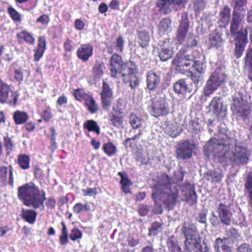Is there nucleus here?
<instances>
[{
    "instance_id": "1",
    "label": "nucleus",
    "mask_w": 252,
    "mask_h": 252,
    "mask_svg": "<svg viewBox=\"0 0 252 252\" xmlns=\"http://www.w3.org/2000/svg\"><path fill=\"white\" fill-rule=\"evenodd\" d=\"M232 2L234 3V7L232 11L229 32L230 35L234 38L235 48L233 55L238 59L243 55L248 43L247 28H241L239 30L245 15V9L240 8L247 3V0H232Z\"/></svg>"
},
{
    "instance_id": "2",
    "label": "nucleus",
    "mask_w": 252,
    "mask_h": 252,
    "mask_svg": "<svg viewBox=\"0 0 252 252\" xmlns=\"http://www.w3.org/2000/svg\"><path fill=\"white\" fill-rule=\"evenodd\" d=\"M109 69L112 78H118L121 74L123 83L129 84L131 89L134 90L139 85L138 66L132 61L123 62L122 56L114 53L110 59Z\"/></svg>"
},
{
    "instance_id": "3",
    "label": "nucleus",
    "mask_w": 252,
    "mask_h": 252,
    "mask_svg": "<svg viewBox=\"0 0 252 252\" xmlns=\"http://www.w3.org/2000/svg\"><path fill=\"white\" fill-rule=\"evenodd\" d=\"M17 196L23 204L34 209H44V202L46 199V192L31 182L19 187Z\"/></svg>"
},
{
    "instance_id": "4",
    "label": "nucleus",
    "mask_w": 252,
    "mask_h": 252,
    "mask_svg": "<svg viewBox=\"0 0 252 252\" xmlns=\"http://www.w3.org/2000/svg\"><path fill=\"white\" fill-rule=\"evenodd\" d=\"M250 156L251 152L247 147L235 144L234 149L231 152L226 150L220 160L221 162H231L241 165L247 164Z\"/></svg>"
},
{
    "instance_id": "5",
    "label": "nucleus",
    "mask_w": 252,
    "mask_h": 252,
    "mask_svg": "<svg viewBox=\"0 0 252 252\" xmlns=\"http://www.w3.org/2000/svg\"><path fill=\"white\" fill-rule=\"evenodd\" d=\"M156 190H153L152 193V198L154 201L155 205L156 208V212L161 214L163 212V209L161 203L158 202L160 200L166 206L169 210L173 209L176 204L177 200V194L175 192H165L164 193L159 192V186H156L155 187Z\"/></svg>"
},
{
    "instance_id": "6",
    "label": "nucleus",
    "mask_w": 252,
    "mask_h": 252,
    "mask_svg": "<svg viewBox=\"0 0 252 252\" xmlns=\"http://www.w3.org/2000/svg\"><path fill=\"white\" fill-rule=\"evenodd\" d=\"M226 75L221 72H214L207 81L203 89V94L205 97L210 96L222 84L226 82Z\"/></svg>"
},
{
    "instance_id": "7",
    "label": "nucleus",
    "mask_w": 252,
    "mask_h": 252,
    "mask_svg": "<svg viewBox=\"0 0 252 252\" xmlns=\"http://www.w3.org/2000/svg\"><path fill=\"white\" fill-rule=\"evenodd\" d=\"M232 114L241 118L244 121L249 117L251 113V106L242 97H235L231 106Z\"/></svg>"
},
{
    "instance_id": "8",
    "label": "nucleus",
    "mask_w": 252,
    "mask_h": 252,
    "mask_svg": "<svg viewBox=\"0 0 252 252\" xmlns=\"http://www.w3.org/2000/svg\"><path fill=\"white\" fill-rule=\"evenodd\" d=\"M19 97L17 92L13 91L10 86L3 81L0 82V102L10 105H16Z\"/></svg>"
},
{
    "instance_id": "9",
    "label": "nucleus",
    "mask_w": 252,
    "mask_h": 252,
    "mask_svg": "<svg viewBox=\"0 0 252 252\" xmlns=\"http://www.w3.org/2000/svg\"><path fill=\"white\" fill-rule=\"evenodd\" d=\"M187 2L188 0H158L156 5L159 11L166 15L171 13L172 8L177 11L185 8Z\"/></svg>"
},
{
    "instance_id": "10",
    "label": "nucleus",
    "mask_w": 252,
    "mask_h": 252,
    "mask_svg": "<svg viewBox=\"0 0 252 252\" xmlns=\"http://www.w3.org/2000/svg\"><path fill=\"white\" fill-rule=\"evenodd\" d=\"M157 185L160 186L159 192L163 193L166 192H169L170 193V192H175L177 194V198L178 197L180 187L178 185L173 186L172 185V178L167 174L164 173L161 175V180L155 184L152 187L153 190H157L155 187Z\"/></svg>"
},
{
    "instance_id": "11",
    "label": "nucleus",
    "mask_w": 252,
    "mask_h": 252,
    "mask_svg": "<svg viewBox=\"0 0 252 252\" xmlns=\"http://www.w3.org/2000/svg\"><path fill=\"white\" fill-rule=\"evenodd\" d=\"M209 107L218 120L221 121L226 117L227 109L223 104L221 96L214 97L209 103Z\"/></svg>"
},
{
    "instance_id": "12",
    "label": "nucleus",
    "mask_w": 252,
    "mask_h": 252,
    "mask_svg": "<svg viewBox=\"0 0 252 252\" xmlns=\"http://www.w3.org/2000/svg\"><path fill=\"white\" fill-rule=\"evenodd\" d=\"M189 22L187 14H182L179 27L176 32V40L180 44L183 43L189 32Z\"/></svg>"
},
{
    "instance_id": "13",
    "label": "nucleus",
    "mask_w": 252,
    "mask_h": 252,
    "mask_svg": "<svg viewBox=\"0 0 252 252\" xmlns=\"http://www.w3.org/2000/svg\"><path fill=\"white\" fill-rule=\"evenodd\" d=\"M101 106L104 109H109L113 99V93L108 83L103 81L100 93Z\"/></svg>"
},
{
    "instance_id": "14",
    "label": "nucleus",
    "mask_w": 252,
    "mask_h": 252,
    "mask_svg": "<svg viewBox=\"0 0 252 252\" xmlns=\"http://www.w3.org/2000/svg\"><path fill=\"white\" fill-rule=\"evenodd\" d=\"M217 211L221 222L225 225H230L232 218L230 205L220 203L218 206Z\"/></svg>"
},
{
    "instance_id": "15",
    "label": "nucleus",
    "mask_w": 252,
    "mask_h": 252,
    "mask_svg": "<svg viewBox=\"0 0 252 252\" xmlns=\"http://www.w3.org/2000/svg\"><path fill=\"white\" fill-rule=\"evenodd\" d=\"M169 113V107L164 100H157L152 103L151 113L153 116L156 118L165 116Z\"/></svg>"
},
{
    "instance_id": "16",
    "label": "nucleus",
    "mask_w": 252,
    "mask_h": 252,
    "mask_svg": "<svg viewBox=\"0 0 252 252\" xmlns=\"http://www.w3.org/2000/svg\"><path fill=\"white\" fill-rule=\"evenodd\" d=\"M161 76L159 74L149 71L146 74L147 88L150 91H156L159 88L161 83Z\"/></svg>"
},
{
    "instance_id": "17",
    "label": "nucleus",
    "mask_w": 252,
    "mask_h": 252,
    "mask_svg": "<svg viewBox=\"0 0 252 252\" xmlns=\"http://www.w3.org/2000/svg\"><path fill=\"white\" fill-rule=\"evenodd\" d=\"M192 151L189 141L186 140L179 144L176 151V157L182 159L190 158L192 156Z\"/></svg>"
},
{
    "instance_id": "18",
    "label": "nucleus",
    "mask_w": 252,
    "mask_h": 252,
    "mask_svg": "<svg viewBox=\"0 0 252 252\" xmlns=\"http://www.w3.org/2000/svg\"><path fill=\"white\" fill-rule=\"evenodd\" d=\"M222 33L215 29L209 35L208 42L209 49H218L223 44Z\"/></svg>"
},
{
    "instance_id": "19",
    "label": "nucleus",
    "mask_w": 252,
    "mask_h": 252,
    "mask_svg": "<svg viewBox=\"0 0 252 252\" xmlns=\"http://www.w3.org/2000/svg\"><path fill=\"white\" fill-rule=\"evenodd\" d=\"M94 47L89 43L81 45L76 51L78 59L83 62H87L93 55Z\"/></svg>"
},
{
    "instance_id": "20",
    "label": "nucleus",
    "mask_w": 252,
    "mask_h": 252,
    "mask_svg": "<svg viewBox=\"0 0 252 252\" xmlns=\"http://www.w3.org/2000/svg\"><path fill=\"white\" fill-rule=\"evenodd\" d=\"M7 175H8V184L13 187L14 185L13 168L12 165L8 166H1L0 167V183L6 184Z\"/></svg>"
},
{
    "instance_id": "21",
    "label": "nucleus",
    "mask_w": 252,
    "mask_h": 252,
    "mask_svg": "<svg viewBox=\"0 0 252 252\" xmlns=\"http://www.w3.org/2000/svg\"><path fill=\"white\" fill-rule=\"evenodd\" d=\"M110 124L117 128L123 126L124 123V112L120 110L114 109L109 114Z\"/></svg>"
},
{
    "instance_id": "22",
    "label": "nucleus",
    "mask_w": 252,
    "mask_h": 252,
    "mask_svg": "<svg viewBox=\"0 0 252 252\" xmlns=\"http://www.w3.org/2000/svg\"><path fill=\"white\" fill-rule=\"evenodd\" d=\"M173 90L177 94H186L191 93L193 90L192 84H187L185 79H180L173 85Z\"/></svg>"
},
{
    "instance_id": "23",
    "label": "nucleus",
    "mask_w": 252,
    "mask_h": 252,
    "mask_svg": "<svg viewBox=\"0 0 252 252\" xmlns=\"http://www.w3.org/2000/svg\"><path fill=\"white\" fill-rule=\"evenodd\" d=\"M174 52L169 43V40L165 41L163 44L160 47L158 56L162 62H165L173 57Z\"/></svg>"
},
{
    "instance_id": "24",
    "label": "nucleus",
    "mask_w": 252,
    "mask_h": 252,
    "mask_svg": "<svg viewBox=\"0 0 252 252\" xmlns=\"http://www.w3.org/2000/svg\"><path fill=\"white\" fill-rule=\"evenodd\" d=\"M46 49V38L43 36H40L38 38V43L36 48L33 50L34 61L38 62L42 57Z\"/></svg>"
},
{
    "instance_id": "25",
    "label": "nucleus",
    "mask_w": 252,
    "mask_h": 252,
    "mask_svg": "<svg viewBox=\"0 0 252 252\" xmlns=\"http://www.w3.org/2000/svg\"><path fill=\"white\" fill-rule=\"evenodd\" d=\"M231 16V9L228 5H225L219 12V18L218 21L219 27L225 28L228 24Z\"/></svg>"
},
{
    "instance_id": "26",
    "label": "nucleus",
    "mask_w": 252,
    "mask_h": 252,
    "mask_svg": "<svg viewBox=\"0 0 252 252\" xmlns=\"http://www.w3.org/2000/svg\"><path fill=\"white\" fill-rule=\"evenodd\" d=\"M181 233L184 235L185 239L197 237V228L191 223L184 221L181 228Z\"/></svg>"
},
{
    "instance_id": "27",
    "label": "nucleus",
    "mask_w": 252,
    "mask_h": 252,
    "mask_svg": "<svg viewBox=\"0 0 252 252\" xmlns=\"http://www.w3.org/2000/svg\"><path fill=\"white\" fill-rule=\"evenodd\" d=\"M184 244L186 252H194L202 247L199 237L185 239Z\"/></svg>"
},
{
    "instance_id": "28",
    "label": "nucleus",
    "mask_w": 252,
    "mask_h": 252,
    "mask_svg": "<svg viewBox=\"0 0 252 252\" xmlns=\"http://www.w3.org/2000/svg\"><path fill=\"white\" fill-rule=\"evenodd\" d=\"M16 36L19 43L24 42L30 45H33L35 43V38L32 34L26 30L17 32Z\"/></svg>"
},
{
    "instance_id": "29",
    "label": "nucleus",
    "mask_w": 252,
    "mask_h": 252,
    "mask_svg": "<svg viewBox=\"0 0 252 252\" xmlns=\"http://www.w3.org/2000/svg\"><path fill=\"white\" fill-rule=\"evenodd\" d=\"M118 175L120 176V183L121 185V189L126 194L131 193L130 186L132 182L128 177V175L125 172H119Z\"/></svg>"
},
{
    "instance_id": "30",
    "label": "nucleus",
    "mask_w": 252,
    "mask_h": 252,
    "mask_svg": "<svg viewBox=\"0 0 252 252\" xmlns=\"http://www.w3.org/2000/svg\"><path fill=\"white\" fill-rule=\"evenodd\" d=\"M83 128L87 130L88 132H93L97 136L100 134V128L97 123L93 119L88 120L83 124Z\"/></svg>"
},
{
    "instance_id": "31",
    "label": "nucleus",
    "mask_w": 252,
    "mask_h": 252,
    "mask_svg": "<svg viewBox=\"0 0 252 252\" xmlns=\"http://www.w3.org/2000/svg\"><path fill=\"white\" fill-rule=\"evenodd\" d=\"M217 139L211 138L203 147V152L205 156L209 157L212 154H216L218 151L216 148L218 147L217 144Z\"/></svg>"
},
{
    "instance_id": "32",
    "label": "nucleus",
    "mask_w": 252,
    "mask_h": 252,
    "mask_svg": "<svg viewBox=\"0 0 252 252\" xmlns=\"http://www.w3.org/2000/svg\"><path fill=\"white\" fill-rule=\"evenodd\" d=\"M37 213L35 211L32 209H22L21 217L26 221L30 224H33L36 219Z\"/></svg>"
},
{
    "instance_id": "33",
    "label": "nucleus",
    "mask_w": 252,
    "mask_h": 252,
    "mask_svg": "<svg viewBox=\"0 0 252 252\" xmlns=\"http://www.w3.org/2000/svg\"><path fill=\"white\" fill-rule=\"evenodd\" d=\"M236 140L228 137L226 135H224L223 137L220 139H217V144L218 147H222L223 149L230 150L232 148L233 145L236 144Z\"/></svg>"
},
{
    "instance_id": "34",
    "label": "nucleus",
    "mask_w": 252,
    "mask_h": 252,
    "mask_svg": "<svg viewBox=\"0 0 252 252\" xmlns=\"http://www.w3.org/2000/svg\"><path fill=\"white\" fill-rule=\"evenodd\" d=\"M84 106L87 108V110L92 114L97 113L99 109L98 104L92 94L84 101Z\"/></svg>"
},
{
    "instance_id": "35",
    "label": "nucleus",
    "mask_w": 252,
    "mask_h": 252,
    "mask_svg": "<svg viewBox=\"0 0 252 252\" xmlns=\"http://www.w3.org/2000/svg\"><path fill=\"white\" fill-rule=\"evenodd\" d=\"M244 188L248 194L249 203L252 208V172H249L247 175Z\"/></svg>"
},
{
    "instance_id": "36",
    "label": "nucleus",
    "mask_w": 252,
    "mask_h": 252,
    "mask_svg": "<svg viewBox=\"0 0 252 252\" xmlns=\"http://www.w3.org/2000/svg\"><path fill=\"white\" fill-rule=\"evenodd\" d=\"M169 252H183L181 247L178 245V241L174 235L170 236L166 242Z\"/></svg>"
},
{
    "instance_id": "37",
    "label": "nucleus",
    "mask_w": 252,
    "mask_h": 252,
    "mask_svg": "<svg viewBox=\"0 0 252 252\" xmlns=\"http://www.w3.org/2000/svg\"><path fill=\"white\" fill-rule=\"evenodd\" d=\"M13 119L14 123L16 125H20L27 122L29 119V116L28 114L24 111L17 110L13 113Z\"/></svg>"
},
{
    "instance_id": "38",
    "label": "nucleus",
    "mask_w": 252,
    "mask_h": 252,
    "mask_svg": "<svg viewBox=\"0 0 252 252\" xmlns=\"http://www.w3.org/2000/svg\"><path fill=\"white\" fill-rule=\"evenodd\" d=\"M30 157L26 154H20L17 157V163L23 170L28 169L30 166Z\"/></svg>"
},
{
    "instance_id": "39",
    "label": "nucleus",
    "mask_w": 252,
    "mask_h": 252,
    "mask_svg": "<svg viewBox=\"0 0 252 252\" xmlns=\"http://www.w3.org/2000/svg\"><path fill=\"white\" fill-rule=\"evenodd\" d=\"M205 178L212 183H219L222 178V175L217 171L213 170H209L204 173Z\"/></svg>"
},
{
    "instance_id": "40",
    "label": "nucleus",
    "mask_w": 252,
    "mask_h": 252,
    "mask_svg": "<svg viewBox=\"0 0 252 252\" xmlns=\"http://www.w3.org/2000/svg\"><path fill=\"white\" fill-rule=\"evenodd\" d=\"M137 35L139 45L142 48L146 47L150 41V35L148 32L144 30L138 31Z\"/></svg>"
},
{
    "instance_id": "41",
    "label": "nucleus",
    "mask_w": 252,
    "mask_h": 252,
    "mask_svg": "<svg viewBox=\"0 0 252 252\" xmlns=\"http://www.w3.org/2000/svg\"><path fill=\"white\" fill-rule=\"evenodd\" d=\"M171 20L169 18H163L159 22L158 25V32L165 34L170 30Z\"/></svg>"
},
{
    "instance_id": "42",
    "label": "nucleus",
    "mask_w": 252,
    "mask_h": 252,
    "mask_svg": "<svg viewBox=\"0 0 252 252\" xmlns=\"http://www.w3.org/2000/svg\"><path fill=\"white\" fill-rule=\"evenodd\" d=\"M190 6L193 9L195 15H199L206 7L205 0H192Z\"/></svg>"
},
{
    "instance_id": "43",
    "label": "nucleus",
    "mask_w": 252,
    "mask_h": 252,
    "mask_svg": "<svg viewBox=\"0 0 252 252\" xmlns=\"http://www.w3.org/2000/svg\"><path fill=\"white\" fill-rule=\"evenodd\" d=\"M163 222L162 221L160 222L154 221L152 223L151 226L149 228V236H154L157 235L162 230V226Z\"/></svg>"
},
{
    "instance_id": "44",
    "label": "nucleus",
    "mask_w": 252,
    "mask_h": 252,
    "mask_svg": "<svg viewBox=\"0 0 252 252\" xmlns=\"http://www.w3.org/2000/svg\"><path fill=\"white\" fill-rule=\"evenodd\" d=\"M72 94L75 99L79 101H85L91 95V94L86 93L84 89L78 88L74 89Z\"/></svg>"
},
{
    "instance_id": "45",
    "label": "nucleus",
    "mask_w": 252,
    "mask_h": 252,
    "mask_svg": "<svg viewBox=\"0 0 252 252\" xmlns=\"http://www.w3.org/2000/svg\"><path fill=\"white\" fill-rule=\"evenodd\" d=\"M189 55H185L183 52L179 51L172 61V64L178 68L181 69V65L186 58H189Z\"/></svg>"
},
{
    "instance_id": "46",
    "label": "nucleus",
    "mask_w": 252,
    "mask_h": 252,
    "mask_svg": "<svg viewBox=\"0 0 252 252\" xmlns=\"http://www.w3.org/2000/svg\"><path fill=\"white\" fill-rule=\"evenodd\" d=\"M62 228L61 234L59 236V241L61 245H64L68 242V234L66 226L65 223L62 221L61 223Z\"/></svg>"
},
{
    "instance_id": "47",
    "label": "nucleus",
    "mask_w": 252,
    "mask_h": 252,
    "mask_svg": "<svg viewBox=\"0 0 252 252\" xmlns=\"http://www.w3.org/2000/svg\"><path fill=\"white\" fill-rule=\"evenodd\" d=\"M102 150L107 156L111 157L115 154L117 148L112 142H109L103 144Z\"/></svg>"
},
{
    "instance_id": "48",
    "label": "nucleus",
    "mask_w": 252,
    "mask_h": 252,
    "mask_svg": "<svg viewBox=\"0 0 252 252\" xmlns=\"http://www.w3.org/2000/svg\"><path fill=\"white\" fill-rule=\"evenodd\" d=\"M225 239H226L225 238H224L223 239L218 238L216 239L215 241V248H218L217 252H232L230 247L225 244H222L221 246V251L219 250L220 244H222L223 243V240Z\"/></svg>"
},
{
    "instance_id": "49",
    "label": "nucleus",
    "mask_w": 252,
    "mask_h": 252,
    "mask_svg": "<svg viewBox=\"0 0 252 252\" xmlns=\"http://www.w3.org/2000/svg\"><path fill=\"white\" fill-rule=\"evenodd\" d=\"M7 11L10 18L14 22H20L22 20L21 14L12 6L8 7Z\"/></svg>"
},
{
    "instance_id": "50",
    "label": "nucleus",
    "mask_w": 252,
    "mask_h": 252,
    "mask_svg": "<svg viewBox=\"0 0 252 252\" xmlns=\"http://www.w3.org/2000/svg\"><path fill=\"white\" fill-rule=\"evenodd\" d=\"M40 116L43 120L45 122L50 121L53 117L50 106H47L40 113Z\"/></svg>"
},
{
    "instance_id": "51",
    "label": "nucleus",
    "mask_w": 252,
    "mask_h": 252,
    "mask_svg": "<svg viewBox=\"0 0 252 252\" xmlns=\"http://www.w3.org/2000/svg\"><path fill=\"white\" fill-rule=\"evenodd\" d=\"M83 236L82 232L78 228L74 227L70 231L69 238L72 241L81 239Z\"/></svg>"
},
{
    "instance_id": "52",
    "label": "nucleus",
    "mask_w": 252,
    "mask_h": 252,
    "mask_svg": "<svg viewBox=\"0 0 252 252\" xmlns=\"http://www.w3.org/2000/svg\"><path fill=\"white\" fill-rule=\"evenodd\" d=\"M92 73L94 78L95 79H99L103 75V71L99 63H96L93 66Z\"/></svg>"
},
{
    "instance_id": "53",
    "label": "nucleus",
    "mask_w": 252,
    "mask_h": 252,
    "mask_svg": "<svg viewBox=\"0 0 252 252\" xmlns=\"http://www.w3.org/2000/svg\"><path fill=\"white\" fill-rule=\"evenodd\" d=\"M129 122L133 128L136 129L141 126V119L138 118L133 113L130 114Z\"/></svg>"
},
{
    "instance_id": "54",
    "label": "nucleus",
    "mask_w": 252,
    "mask_h": 252,
    "mask_svg": "<svg viewBox=\"0 0 252 252\" xmlns=\"http://www.w3.org/2000/svg\"><path fill=\"white\" fill-rule=\"evenodd\" d=\"M187 129L189 132L196 133L199 129V124L197 121L191 120L189 121L187 125Z\"/></svg>"
},
{
    "instance_id": "55",
    "label": "nucleus",
    "mask_w": 252,
    "mask_h": 252,
    "mask_svg": "<svg viewBox=\"0 0 252 252\" xmlns=\"http://www.w3.org/2000/svg\"><path fill=\"white\" fill-rule=\"evenodd\" d=\"M192 66L199 74H201L204 72L205 70V65L200 61L194 60Z\"/></svg>"
},
{
    "instance_id": "56",
    "label": "nucleus",
    "mask_w": 252,
    "mask_h": 252,
    "mask_svg": "<svg viewBox=\"0 0 252 252\" xmlns=\"http://www.w3.org/2000/svg\"><path fill=\"white\" fill-rule=\"evenodd\" d=\"M3 142L6 150L9 152H12L14 148V145L11 138L8 136L4 137Z\"/></svg>"
},
{
    "instance_id": "57",
    "label": "nucleus",
    "mask_w": 252,
    "mask_h": 252,
    "mask_svg": "<svg viewBox=\"0 0 252 252\" xmlns=\"http://www.w3.org/2000/svg\"><path fill=\"white\" fill-rule=\"evenodd\" d=\"M197 200V196L195 191L193 189L190 190L189 193L188 197L187 198V201L190 205H194L196 203Z\"/></svg>"
},
{
    "instance_id": "58",
    "label": "nucleus",
    "mask_w": 252,
    "mask_h": 252,
    "mask_svg": "<svg viewBox=\"0 0 252 252\" xmlns=\"http://www.w3.org/2000/svg\"><path fill=\"white\" fill-rule=\"evenodd\" d=\"M63 45L64 50L67 53H71L74 49L73 42L69 38L66 39Z\"/></svg>"
},
{
    "instance_id": "59",
    "label": "nucleus",
    "mask_w": 252,
    "mask_h": 252,
    "mask_svg": "<svg viewBox=\"0 0 252 252\" xmlns=\"http://www.w3.org/2000/svg\"><path fill=\"white\" fill-rule=\"evenodd\" d=\"M13 75L15 80L19 83L22 82L24 80L23 69L21 68L14 69Z\"/></svg>"
},
{
    "instance_id": "60",
    "label": "nucleus",
    "mask_w": 252,
    "mask_h": 252,
    "mask_svg": "<svg viewBox=\"0 0 252 252\" xmlns=\"http://www.w3.org/2000/svg\"><path fill=\"white\" fill-rule=\"evenodd\" d=\"M245 64H252V46H249L244 58Z\"/></svg>"
},
{
    "instance_id": "61",
    "label": "nucleus",
    "mask_w": 252,
    "mask_h": 252,
    "mask_svg": "<svg viewBox=\"0 0 252 252\" xmlns=\"http://www.w3.org/2000/svg\"><path fill=\"white\" fill-rule=\"evenodd\" d=\"M34 177L36 179H41L43 177V172L38 165H35L33 166Z\"/></svg>"
},
{
    "instance_id": "62",
    "label": "nucleus",
    "mask_w": 252,
    "mask_h": 252,
    "mask_svg": "<svg viewBox=\"0 0 252 252\" xmlns=\"http://www.w3.org/2000/svg\"><path fill=\"white\" fill-rule=\"evenodd\" d=\"M56 205V200L54 196L49 197L45 202L47 208L50 210L55 209Z\"/></svg>"
},
{
    "instance_id": "63",
    "label": "nucleus",
    "mask_w": 252,
    "mask_h": 252,
    "mask_svg": "<svg viewBox=\"0 0 252 252\" xmlns=\"http://www.w3.org/2000/svg\"><path fill=\"white\" fill-rule=\"evenodd\" d=\"M149 211V207L147 205L141 204L139 206L138 212L141 216H145Z\"/></svg>"
},
{
    "instance_id": "64",
    "label": "nucleus",
    "mask_w": 252,
    "mask_h": 252,
    "mask_svg": "<svg viewBox=\"0 0 252 252\" xmlns=\"http://www.w3.org/2000/svg\"><path fill=\"white\" fill-rule=\"evenodd\" d=\"M50 19L48 15L42 14L36 20V23H40L43 25H47L50 22Z\"/></svg>"
}]
</instances>
